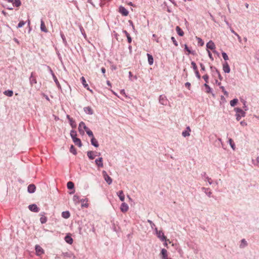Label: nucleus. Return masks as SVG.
I'll return each instance as SVG.
<instances>
[{
  "label": "nucleus",
  "instance_id": "4be33fe9",
  "mask_svg": "<svg viewBox=\"0 0 259 259\" xmlns=\"http://www.w3.org/2000/svg\"><path fill=\"white\" fill-rule=\"evenodd\" d=\"M248 245V243L245 239H242L241 240V242L239 245L240 248H244L246 247Z\"/></svg>",
  "mask_w": 259,
  "mask_h": 259
},
{
  "label": "nucleus",
  "instance_id": "a19ab883",
  "mask_svg": "<svg viewBox=\"0 0 259 259\" xmlns=\"http://www.w3.org/2000/svg\"><path fill=\"white\" fill-rule=\"evenodd\" d=\"M74 184L72 182H68L67 184V187L68 189H72L74 188Z\"/></svg>",
  "mask_w": 259,
  "mask_h": 259
},
{
  "label": "nucleus",
  "instance_id": "ea45409f",
  "mask_svg": "<svg viewBox=\"0 0 259 259\" xmlns=\"http://www.w3.org/2000/svg\"><path fill=\"white\" fill-rule=\"evenodd\" d=\"M204 86L206 88V92L207 93H210L212 92V90L211 88L207 83H205L204 84Z\"/></svg>",
  "mask_w": 259,
  "mask_h": 259
},
{
  "label": "nucleus",
  "instance_id": "a18cd8bd",
  "mask_svg": "<svg viewBox=\"0 0 259 259\" xmlns=\"http://www.w3.org/2000/svg\"><path fill=\"white\" fill-rule=\"evenodd\" d=\"M70 124L72 128L76 127V124L75 121L73 119H70Z\"/></svg>",
  "mask_w": 259,
  "mask_h": 259
},
{
  "label": "nucleus",
  "instance_id": "bb28decb",
  "mask_svg": "<svg viewBox=\"0 0 259 259\" xmlns=\"http://www.w3.org/2000/svg\"><path fill=\"white\" fill-rule=\"evenodd\" d=\"M88 201V199H82L80 200V201L82 203L81 207H88L89 206V204L87 203H84V202H87Z\"/></svg>",
  "mask_w": 259,
  "mask_h": 259
},
{
  "label": "nucleus",
  "instance_id": "f704fd0d",
  "mask_svg": "<svg viewBox=\"0 0 259 259\" xmlns=\"http://www.w3.org/2000/svg\"><path fill=\"white\" fill-rule=\"evenodd\" d=\"M70 136L71 138L72 139V140H73L74 139H76L77 136V133L74 130H71L70 131Z\"/></svg>",
  "mask_w": 259,
  "mask_h": 259
},
{
  "label": "nucleus",
  "instance_id": "72a5a7b5",
  "mask_svg": "<svg viewBox=\"0 0 259 259\" xmlns=\"http://www.w3.org/2000/svg\"><path fill=\"white\" fill-rule=\"evenodd\" d=\"M228 143L230 144L231 147L232 148V149L234 150L236 148L235 145V143H234L233 140L231 138L229 139Z\"/></svg>",
  "mask_w": 259,
  "mask_h": 259
},
{
  "label": "nucleus",
  "instance_id": "8fccbe9b",
  "mask_svg": "<svg viewBox=\"0 0 259 259\" xmlns=\"http://www.w3.org/2000/svg\"><path fill=\"white\" fill-rule=\"evenodd\" d=\"M191 65H192V68H193V70H194V71H197V70H197V66H196V63H195L194 61H192V62H191Z\"/></svg>",
  "mask_w": 259,
  "mask_h": 259
},
{
  "label": "nucleus",
  "instance_id": "f3484780",
  "mask_svg": "<svg viewBox=\"0 0 259 259\" xmlns=\"http://www.w3.org/2000/svg\"><path fill=\"white\" fill-rule=\"evenodd\" d=\"M95 163L98 167H103V158L102 157H100L98 159H96L95 160Z\"/></svg>",
  "mask_w": 259,
  "mask_h": 259
},
{
  "label": "nucleus",
  "instance_id": "b1692460",
  "mask_svg": "<svg viewBox=\"0 0 259 259\" xmlns=\"http://www.w3.org/2000/svg\"><path fill=\"white\" fill-rule=\"evenodd\" d=\"M65 241L69 244H72L73 243V239L71 236L67 235L65 237Z\"/></svg>",
  "mask_w": 259,
  "mask_h": 259
},
{
  "label": "nucleus",
  "instance_id": "393cba45",
  "mask_svg": "<svg viewBox=\"0 0 259 259\" xmlns=\"http://www.w3.org/2000/svg\"><path fill=\"white\" fill-rule=\"evenodd\" d=\"M40 30L45 32H47L48 31L46 27L45 23L42 20H41L40 21Z\"/></svg>",
  "mask_w": 259,
  "mask_h": 259
},
{
  "label": "nucleus",
  "instance_id": "0eeeda50",
  "mask_svg": "<svg viewBox=\"0 0 259 259\" xmlns=\"http://www.w3.org/2000/svg\"><path fill=\"white\" fill-rule=\"evenodd\" d=\"M28 208L30 211L35 212H38L39 210V208L35 204L29 205L28 206Z\"/></svg>",
  "mask_w": 259,
  "mask_h": 259
},
{
  "label": "nucleus",
  "instance_id": "dca6fc26",
  "mask_svg": "<svg viewBox=\"0 0 259 259\" xmlns=\"http://www.w3.org/2000/svg\"><path fill=\"white\" fill-rule=\"evenodd\" d=\"M83 110L86 114L89 115H92L94 113L93 109L89 106L84 107Z\"/></svg>",
  "mask_w": 259,
  "mask_h": 259
},
{
  "label": "nucleus",
  "instance_id": "6e6d98bb",
  "mask_svg": "<svg viewBox=\"0 0 259 259\" xmlns=\"http://www.w3.org/2000/svg\"><path fill=\"white\" fill-rule=\"evenodd\" d=\"M204 180L205 181H207L209 185H211L212 183L211 179L209 178L208 177H206V179H205Z\"/></svg>",
  "mask_w": 259,
  "mask_h": 259
},
{
  "label": "nucleus",
  "instance_id": "c85d7f7f",
  "mask_svg": "<svg viewBox=\"0 0 259 259\" xmlns=\"http://www.w3.org/2000/svg\"><path fill=\"white\" fill-rule=\"evenodd\" d=\"M176 31L177 33L181 36H182L184 35V32L182 30V29L179 26H177L176 28Z\"/></svg>",
  "mask_w": 259,
  "mask_h": 259
},
{
  "label": "nucleus",
  "instance_id": "603ef678",
  "mask_svg": "<svg viewBox=\"0 0 259 259\" xmlns=\"http://www.w3.org/2000/svg\"><path fill=\"white\" fill-rule=\"evenodd\" d=\"M185 50L187 51L188 53V54H194V52L191 51V50L189 49L187 45H185Z\"/></svg>",
  "mask_w": 259,
  "mask_h": 259
},
{
  "label": "nucleus",
  "instance_id": "2eb2a0df",
  "mask_svg": "<svg viewBox=\"0 0 259 259\" xmlns=\"http://www.w3.org/2000/svg\"><path fill=\"white\" fill-rule=\"evenodd\" d=\"M206 48L207 49L213 50L215 48V46L212 40H210L206 44Z\"/></svg>",
  "mask_w": 259,
  "mask_h": 259
},
{
  "label": "nucleus",
  "instance_id": "6e6552de",
  "mask_svg": "<svg viewBox=\"0 0 259 259\" xmlns=\"http://www.w3.org/2000/svg\"><path fill=\"white\" fill-rule=\"evenodd\" d=\"M223 70L225 73H229L230 72V68L227 62L223 64Z\"/></svg>",
  "mask_w": 259,
  "mask_h": 259
},
{
  "label": "nucleus",
  "instance_id": "4d7b16f0",
  "mask_svg": "<svg viewBox=\"0 0 259 259\" xmlns=\"http://www.w3.org/2000/svg\"><path fill=\"white\" fill-rule=\"evenodd\" d=\"M220 88L222 89V92L226 96H228V93L225 90L224 87L220 86Z\"/></svg>",
  "mask_w": 259,
  "mask_h": 259
},
{
  "label": "nucleus",
  "instance_id": "58836bf2",
  "mask_svg": "<svg viewBox=\"0 0 259 259\" xmlns=\"http://www.w3.org/2000/svg\"><path fill=\"white\" fill-rule=\"evenodd\" d=\"M62 216L65 218V219H68L70 217V213L69 211H63L62 213Z\"/></svg>",
  "mask_w": 259,
  "mask_h": 259
},
{
  "label": "nucleus",
  "instance_id": "4468645a",
  "mask_svg": "<svg viewBox=\"0 0 259 259\" xmlns=\"http://www.w3.org/2000/svg\"><path fill=\"white\" fill-rule=\"evenodd\" d=\"M160 255H161V259L168 258L167 251L166 249L162 248L161 250Z\"/></svg>",
  "mask_w": 259,
  "mask_h": 259
},
{
  "label": "nucleus",
  "instance_id": "3c124183",
  "mask_svg": "<svg viewBox=\"0 0 259 259\" xmlns=\"http://www.w3.org/2000/svg\"><path fill=\"white\" fill-rule=\"evenodd\" d=\"M25 24V22L23 21H21L18 24L17 28H21Z\"/></svg>",
  "mask_w": 259,
  "mask_h": 259
},
{
  "label": "nucleus",
  "instance_id": "f03ea898",
  "mask_svg": "<svg viewBox=\"0 0 259 259\" xmlns=\"http://www.w3.org/2000/svg\"><path fill=\"white\" fill-rule=\"evenodd\" d=\"M102 175H103V177L104 178V179L106 182V183L108 185L111 184L112 183V180L111 178V177H110L108 176V175L107 174V172L105 170H103L102 171Z\"/></svg>",
  "mask_w": 259,
  "mask_h": 259
},
{
  "label": "nucleus",
  "instance_id": "09e8293b",
  "mask_svg": "<svg viewBox=\"0 0 259 259\" xmlns=\"http://www.w3.org/2000/svg\"><path fill=\"white\" fill-rule=\"evenodd\" d=\"M202 78L205 81V83H207L208 82V78L209 76L207 74H205L202 76Z\"/></svg>",
  "mask_w": 259,
  "mask_h": 259
},
{
  "label": "nucleus",
  "instance_id": "052dcab7",
  "mask_svg": "<svg viewBox=\"0 0 259 259\" xmlns=\"http://www.w3.org/2000/svg\"><path fill=\"white\" fill-rule=\"evenodd\" d=\"M195 75H196V77L198 79H200V78H201V76H200V75L199 74V72L198 70L197 71H195Z\"/></svg>",
  "mask_w": 259,
  "mask_h": 259
},
{
  "label": "nucleus",
  "instance_id": "864d4df0",
  "mask_svg": "<svg viewBox=\"0 0 259 259\" xmlns=\"http://www.w3.org/2000/svg\"><path fill=\"white\" fill-rule=\"evenodd\" d=\"M222 54V57H223V59L225 61H227L229 59L228 56L225 52H223Z\"/></svg>",
  "mask_w": 259,
  "mask_h": 259
},
{
  "label": "nucleus",
  "instance_id": "e433bc0d",
  "mask_svg": "<svg viewBox=\"0 0 259 259\" xmlns=\"http://www.w3.org/2000/svg\"><path fill=\"white\" fill-rule=\"evenodd\" d=\"M60 35L62 39L63 44H64L65 46L67 47L68 46V44H67V40L66 39V38L65 37V35L63 34L62 32L60 33Z\"/></svg>",
  "mask_w": 259,
  "mask_h": 259
},
{
  "label": "nucleus",
  "instance_id": "bf43d9fd",
  "mask_svg": "<svg viewBox=\"0 0 259 259\" xmlns=\"http://www.w3.org/2000/svg\"><path fill=\"white\" fill-rule=\"evenodd\" d=\"M171 39L172 41L173 42L174 44L176 46H178V42H177V40H176V39H175V38L174 37L172 36L171 37Z\"/></svg>",
  "mask_w": 259,
  "mask_h": 259
},
{
  "label": "nucleus",
  "instance_id": "e2e57ef3",
  "mask_svg": "<svg viewBox=\"0 0 259 259\" xmlns=\"http://www.w3.org/2000/svg\"><path fill=\"white\" fill-rule=\"evenodd\" d=\"M207 52H208V56L209 57V58L211 60H213V58L212 57V55L211 53V52L209 51V50H207Z\"/></svg>",
  "mask_w": 259,
  "mask_h": 259
},
{
  "label": "nucleus",
  "instance_id": "f257e3e1",
  "mask_svg": "<svg viewBox=\"0 0 259 259\" xmlns=\"http://www.w3.org/2000/svg\"><path fill=\"white\" fill-rule=\"evenodd\" d=\"M234 110L236 112V120L237 121L240 120L242 117H243L245 116V114H246L245 112L241 109H240L239 108H235L234 109Z\"/></svg>",
  "mask_w": 259,
  "mask_h": 259
},
{
  "label": "nucleus",
  "instance_id": "a211bd4d",
  "mask_svg": "<svg viewBox=\"0 0 259 259\" xmlns=\"http://www.w3.org/2000/svg\"><path fill=\"white\" fill-rule=\"evenodd\" d=\"M35 186L34 184H30L27 187L28 192L30 193H33L35 191Z\"/></svg>",
  "mask_w": 259,
  "mask_h": 259
},
{
  "label": "nucleus",
  "instance_id": "c03bdc74",
  "mask_svg": "<svg viewBox=\"0 0 259 259\" xmlns=\"http://www.w3.org/2000/svg\"><path fill=\"white\" fill-rule=\"evenodd\" d=\"M70 152L74 155L76 154V151L73 145H71L70 148Z\"/></svg>",
  "mask_w": 259,
  "mask_h": 259
},
{
  "label": "nucleus",
  "instance_id": "7c9ffc66",
  "mask_svg": "<svg viewBox=\"0 0 259 259\" xmlns=\"http://www.w3.org/2000/svg\"><path fill=\"white\" fill-rule=\"evenodd\" d=\"M81 81L82 84L83 85V87L84 88H87L88 90H89V89L88 88L89 85L87 83L86 81H85V78L83 76H82L81 77Z\"/></svg>",
  "mask_w": 259,
  "mask_h": 259
},
{
  "label": "nucleus",
  "instance_id": "a878e982",
  "mask_svg": "<svg viewBox=\"0 0 259 259\" xmlns=\"http://www.w3.org/2000/svg\"><path fill=\"white\" fill-rule=\"evenodd\" d=\"M91 142L92 145H93L94 146H95V147H99L98 142L97 140L94 137H93L91 138Z\"/></svg>",
  "mask_w": 259,
  "mask_h": 259
},
{
  "label": "nucleus",
  "instance_id": "9d476101",
  "mask_svg": "<svg viewBox=\"0 0 259 259\" xmlns=\"http://www.w3.org/2000/svg\"><path fill=\"white\" fill-rule=\"evenodd\" d=\"M120 210L122 212H125L128 210V205L125 202H122L120 205Z\"/></svg>",
  "mask_w": 259,
  "mask_h": 259
},
{
  "label": "nucleus",
  "instance_id": "680f3d73",
  "mask_svg": "<svg viewBox=\"0 0 259 259\" xmlns=\"http://www.w3.org/2000/svg\"><path fill=\"white\" fill-rule=\"evenodd\" d=\"M224 21L229 28L231 27V24L227 21L226 17H224Z\"/></svg>",
  "mask_w": 259,
  "mask_h": 259
},
{
  "label": "nucleus",
  "instance_id": "5fc2aeb1",
  "mask_svg": "<svg viewBox=\"0 0 259 259\" xmlns=\"http://www.w3.org/2000/svg\"><path fill=\"white\" fill-rule=\"evenodd\" d=\"M147 222H148V223H149V224H150V226H151V228H152V229H154V228H155V224L153 223V222H152V221H151V220H148L147 221Z\"/></svg>",
  "mask_w": 259,
  "mask_h": 259
},
{
  "label": "nucleus",
  "instance_id": "6ab92c4d",
  "mask_svg": "<svg viewBox=\"0 0 259 259\" xmlns=\"http://www.w3.org/2000/svg\"><path fill=\"white\" fill-rule=\"evenodd\" d=\"M191 132V129L189 126H187L186 127V130L182 132V136L184 137H188L190 136V132Z\"/></svg>",
  "mask_w": 259,
  "mask_h": 259
},
{
  "label": "nucleus",
  "instance_id": "39448f33",
  "mask_svg": "<svg viewBox=\"0 0 259 259\" xmlns=\"http://www.w3.org/2000/svg\"><path fill=\"white\" fill-rule=\"evenodd\" d=\"M159 102L162 105H166L168 103V101L165 96L162 95L159 96Z\"/></svg>",
  "mask_w": 259,
  "mask_h": 259
},
{
  "label": "nucleus",
  "instance_id": "ddd939ff",
  "mask_svg": "<svg viewBox=\"0 0 259 259\" xmlns=\"http://www.w3.org/2000/svg\"><path fill=\"white\" fill-rule=\"evenodd\" d=\"M29 82L31 86H33L34 84L37 83L36 79L33 76V72H31V75L29 77Z\"/></svg>",
  "mask_w": 259,
  "mask_h": 259
},
{
  "label": "nucleus",
  "instance_id": "473e14b6",
  "mask_svg": "<svg viewBox=\"0 0 259 259\" xmlns=\"http://www.w3.org/2000/svg\"><path fill=\"white\" fill-rule=\"evenodd\" d=\"M4 95L8 97H12L13 95V92L12 90H6L4 92Z\"/></svg>",
  "mask_w": 259,
  "mask_h": 259
},
{
  "label": "nucleus",
  "instance_id": "49530a36",
  "mask_svg": "<svg viewBox=\"0 0 259 259\" xmlns=\"http://www.w3.org/2000/svg\"><path fill=\"white\" fill-rule=\"evenodd\" d=\"M40 221L41 222V224H45L47 222V219L46 217L45 216H42L40 218Z\"/></svg>",
  "mask_w": 259,
  "mask_h": 259
},
{
  "label": "nucleus",
  "instance_id": "aec40b11",
  "mask_svg": "<svg viewBox=\"0 0 259 259\" xmlns=\"http://www.w3.org/2000/svg\"><path fill=\"white\" fill-rule=\"evenodd\" d=\"M210 70L211 71H213V70H215V72L216 74L218 76L220 80H222L223 77H222L219 70L215 67L210 66Z\"/></svg>",
  "mask_w": 259,
  "mask_h": 259
},
{
  "label": "nucleus",
  "instance_id": "c756f323",
  "mask_svg": "<svg viewBox=\"0 0 259 259\" xmlns=\"http://www.w3.org/2000/svg\"><path fill=\"white\" fill-rule=\"evenodd\" d=\"M13 7H19L21 5L20 0H14L12 3Z\"/></svg>",
  "mask_w": 259,
  "mask_h": 259
},
{
  "label": "nucleus",
  "instance_id": "69168bd1",
  "mask_svg": "<svg viewBox=\"0 0 259 259\" xmlns=\"http://www.w3.org/2000/svg\"><path fill=\"white\" fill-rule=\"evenodd\" d=\"M201 176L202 177V178L204 179V180L205 179H206V177H208L206 175V173L205 172H203L201 174Z\"/></svg>",
  "mask_w": 259,
  "mask_h": 259
},
{
  "label": "nucleus",
  "instance_id": "20e7f679",
  "mask_svg": "<svg viewBox=\"0 0 259 259\" xmlns=\"http://www.w3.org/2000/svg\"><path fill=\"white\" fill-rule=\"evenodd\" d=\"M64 259H76V256L71 252H66L63 253Z\"/></svg>",
  "mask_w": 259,
  "mask_h": 259
},
{
  "label": "nucleus",
  "instance_id": "c9c22d12",
  "mask_svg": "<svg viewBox=\"0 0 259 259\" xmlns=\"http://www.w3.org/2000/svg\"><path fill=\"white\" fill-rule=\"evenodd\" d=\"M123 33H124L127 37L128 42L131 43L132 42V38L130 36V34L126 30H123Z\"/></svg>",
  "mask_w": 259,
  "mask_h": 259
},
{
  "label": "nucleus",
  "instance_id": "13d9d810",
  "mask_svg": "<svg viewBox=\"0 0 259 259\" xmlns=\"http://www.w3.org/2000/svg\"><path fill=\"white\" fill-rule=\"evenodd\" d=\"M47 67L48 70H49V71L50 72V73H51V74L52 75V76L53 77V75H55V74L53 72V70H52L51 68L49 66H47Z\"/></svg>",
  "mask_w": 259,
  "mask_h": 259
},
{
  "label": "nucleus",
  "instance_id": "37998d69",
  "mask_svg": "<svg viewBox=\"0 0 259 259\" xmlns=\"http://www.w3.org/2000/svg\"><path fill=\"white\" fill-rule=\"evenodd\" d=\"M237 99H234L233 100L230 101V105L232 107H234L236 105V104L238 103Z\"/></svg>",
  "mask_w": 259,
  "mask_h": 259
},
{
  "label": "nucleus",
  "instance_id": "0e129e2a",
  "mask_svg": "<svg viewBox=\"0 0 259 259\" xmlns=\"http://www.w3.org/2000/svg\"><path fill=\"white\" fill-rule=\"evenodd\" d=\"M197 39L198 40V43L200 44L201 46H203L204 44V42L202 41V40L199 37H198Z\"/></svg>",
  "mask_w": 259,
  "mask_h": 259
},
{
  "label": "nucleus",
  "instance_id": "412c9836",
  "mask_svg": "<svg viewBox=\"0 0 259 259\" xmlns=\"http://www.w3.org/2000/svg\"><path fill=\"white\" fill-rule=\"evenodd\" d=\"M117 195L119 197V199L123 202L124 201V195L123 192L121 190L117 192Z\"/></svg>",
  "mask_w": 259,
  "mask_h": 259
},
{
  "label": "nucleus",
  "instance_id": "9b49d317",
  "mask_svg": "<svg viewBox=\"0 0 259 259\" xmlns=\"http://www.w3.org/2000/svg\"><path fill=\"white\" fill-rule=\"evenodd\" d=\"M201 190L208 197H211L212 192L209 188L202 187Z\"/></svg>",
  "mask_w": 259,
  "mask_h": 259
},
{
  "label": "nucleus",
  "instance_id": "79ce46f5",
  "mask_svg": "<svg viewBox=\"0 0 259 259\" xmlns=\"http://www.w3.org/2000/svg\"><path fill=\"white\" fill-rule=\"evenodd\" d=\"M73 201L76 204L78 203L80 201L79 197L76 195H74L73 197Z\"/></svg>",
  "mask_w": 259,
  "mask_h": 259
},
{
  "label": "nucleus",
  "instance_id": "cd10ccee",
  "mask_svg": "<svg viewBox=\"0 0 259 259\" xmlns=\"http://www.w3.org/2000/svg\"><path fill=\"white\" fill-rule=\"evenodd\" d=\"M74 143L78 146L79 147H81V146H82V143H81V140L78 139V138H76V139H74L73 140Z\"/></svg>",
  "mask_w": 259,
  "mask_h": 259
},
{
  "label": "nucleus",
  "instance_id": "5701e85b",
  "mask_svg": "<svg viewBox=\"0 0 259 259\" xmlns=\"http://www.w3.org/2000/svg\"><path fill=\"white\" fill-rule=\"evenodd\" d=\"M87 155L90 159L93 160L95 158L96 155L94 154V152L92 151H88Z\"/></svg>",
  "mask_w": 259,
  "mask_h": 259
},
{
  "label": "nucleus",
  "instance_id": "338daca9",
  "mask_svg": "<svg viewBox=\"0 0 259 259\" xmlns=\"http://www.w3.org/2000/svg\"><path fill=\"white\" fill-rule=\"evenodd\" d=\"M200 66L201 67V70L203 71H204L205 70V68L204 65L202 63H200Z\"/></svg>",
  "mask_w": 259,
  "mask_h": 259
},
{
  "label": "nucleus",
  "instance_id": "4c0bfd02",
  "mask_svg": "<svg viewBox=\"0 0 259 259\" xmlns=\"http://www.w3.org/2000/svg\"><path fill=\"white\" fill-rule=\"evenodd\" d=\"M53 79L55 82V83L56 84L57 86L58 87V88L60 89H61V85H60V84L59 83L56 76L55 75H53Z\"/></svg>",
  "mask_w": 259,
  "mask_h": 259
},
{
  "label": "nucleus",
  "instance_id": "1a4fd4ad",
  "mask_svg": "<svg viewBox=\"0 0 259 259\" xmlns=\"http://www.w3.org/2000/svg\"><path fill=\"white\" fill-rule=\"evenodd\" d=\"M157 237L162 241H166V238L164 233L162 231L157 232Z\"/></svg>",
  "mask_w": 259,
  "mask_h": 259
},
{
  "label": "nucleus",
  "instance_id": "7ed1b4c3",
  "mask_svg": "<svg viewBox=\"0 0 259 259\" xmlns=\"http://www.w3.org/2000/svg\"><path fill=\"white\" fill-rule=\"evenodd\" d=\"M89 128L85 125V123L83 121H81L78 125V131L80 134H83L84 131L83 130L87 131Z\"/></svg>",
  "mask_w": 259,
  "mask_h": 259
},
{
  "label": "nucleus",
  "instance_id": "f8f14e48",
  "mask_svg": "<svg viewBox=\"0 0 259 259\" xmlns=\"http://www.w3.org/2000/svg\"><path fill=\"white\" fill-rule=\"evenodd\" d=\"M35 248L36 253L37 255H40L41 254L44 253V250L39 245H36Z\"/></svg>",
  "mask_w": 259,
  "mask_h": 259
},
{
  "label": "nucleus",
  "instance_id": "774afa93",
  "mask_svg": "<svg viewBox=\"0 0 259 259\" xmlns=\"http://www.w3.org/2000/svg\"><path fill=\"white\" fill-rule=\"evenodd\" d=\"M240 124L243 126H245L247 125V123L244 120H243L240 122Z\"/></svg>",
  "mask_w": 259,
  "mask_h": 259
},
{
  "label": "nucleus",
  "instance_id": "423d86ee",
  "mask_svg": "<svg viewBox=\"0 0 259 259\" xmlns=\"http://www.w3.org/2000/svg\"><path fill=\"white\" fill-rule=\"evenodd\" d=\"M119 12L124 16H126L128 14V11L122 6H120L119 8Z\"/></svg>",
  "mask_w": 259,
  "mask_h": 259
},
{
  "label": "nucleus",
  "instance_id": "2f4dec72",
  "mask_svg": "<svg viewBox=\"0 0 259 259\" xmlns=\"http://www.w3.org/2000/svg\"><path fill=\"white\" fill-rule=\"evenodd\" d=\"M148 61L149 64L151 65L153 64V58L152 55L149 54H147Z\"/></svg>",
  "mask_w": 259,
  "mask_h": 259
},
{
  "label": "nucleus",
  "instance_id": "de8ad7c7",
  "mask_svg": "<svg viewBox=\"0 0 259 259\" xmlns=\"http://www.w3.org/2000/svg\"><path fill=\"white\" fill-rule=\"evenodd\" d=\"M86 133L89 137L91 138L94 137L93 132L89 128L87 130Z\"/></svg>",
  "mask_w": 259,
  "mask_h": 259
}]
</instances>
